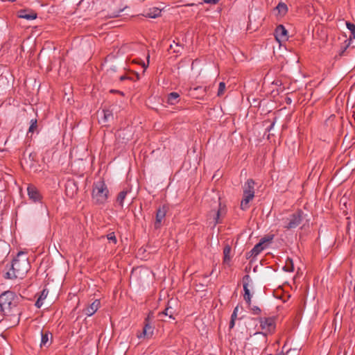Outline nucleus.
Returning <instances> with one entry per match:
<instances>
[{
	"label": "nucleus",
	"instance_id": "obj_1",
	"mask_svg": "<svg viewBox=\"0 0 355 355\" xmlns=\"http://www.w3.org/2000/svg\"><path fill=\"white\" fill-rule=\"evenodd\" d=\"M24 297L11 291H6L0 295V311L3 315H18L17 323L19 322L21 312L15 313V309L23 300Z\"/></svg>",
	"mask_w": 355,
	"mask_h": 355
},
{
	"label": "nucleus",
	"instance_id": "obj_2",
	"mask_svg": "<svg viewBox=\"0 0 355 355\" xmlns=\"http://www.w3.org/2000/svg\"><path fill=\"white\" fill-rule=\"evenodd\" d=\"M30 263L24 252H18L17 257L12 260L8 271L5 274L6 279H12L23 278L30 269Z\"/></svg>",
	"mask_w": 355,
	"mask_h": 355
},
{
	"label": "nucleus",
	"instance_id": "obj_3",
	"mask_svg": "<svg viewBox=\"0 0 355 355\" xmlns=\"http://www.w3.org/2000/svg\"><path fill=\"white\" fill-rule=\"evenodd\" d=\"M108 189L103 180H99L94 183L92 189V199L96 204H104L108 197Z\"/></svg>",
	"mask_w": 355,
	"mask_h": 355
},
{
	"label": "nucleus",
	"instance_id": "obj_4",
	"mask_svg": "<svg viewBox=\"0 0 355 355\" xmlns=\"http://www.w3.org/2000/svg\"><path fill=\"white\" fill-rule=\"evenodd\" d=\"M306 215L301 209L289 214L282 219V227L286 230H292L298 227Z\"/></svg>",
	"mask_w": 355,
	"mask_h": 355
},
{
	"label": "nucleus",
	"instance_id": "obj_5",
	"mask_svg": "<svg viewBox=\"0 0 355 355\" xmlns=\"http://www.w3.org/2000/svg\"><path fill=\"white\" fill-rule=\"evenodd\" d=\"M254 184L255 182L252 179H248L243 186V197L241 202V209L246 210L249 207V202L254 197Z\"/></svg>",
	"mask_w": 355,
	"mask_h": 355
},
{
	"label": "nucleus",
	"instance_id": "obj_6",
	"mask_svg": "<svg viewBox=\"0 0 355 355\" xmlns=\"http://www.w3.org/2000/svg\"><path fill=\"white\" fill-rule=\"evenodd\" d=\"M154 327L150 324L149 316L145 319V325L144 327L142 332L137 335V337L140 339L142 338L149 339L153 335Z\"/></svg>",
	"mask_w": 355,
	"mask_h": 355
},
{
	"label": "nucleus",
	"instance_id": "obj_7",
	"mask_svg": "<svg viewBox=\"0 0 355 355\" xmlns=\"http://www.w3.org/2000/svg\"><path fill=\"white\" fill-rule=\"evenodd\" d=\"M346 25H347V28L350 31V36H349V40H347L345 41V45L343 46V48H342L339 55L340 56H343L345 55V51L347 50V49L350 46L351 44V42L352 41V38L355 39V24H352V23H350V22H347L346 23Z\"/></svg>",
	"mask_w": 355,
	"mask_h": 355
},
{
	"label": "nucleus",
	"instance_id": "obj_8",
	"mask_svg": "<svg viewBox=\"0 0 355 355\" xmlns=\"http://www.w3.org/2000/svg\"><path fill=\"white\" fill-rule=\"evenodd\" d=\"M275 36L277 41L279 43L286 41L288 38V31L283 25H278L275 28Z\"/></svg>",
	"mask_w": 355,
	"mask_h": 355
},
{
	"label": "nucleus",
	"instance_id": "obj_9",
	"mask_svg": "<svg viewBox=\"0 0 355 355\" xmlns=\"http://www.w3.org/2000/svg\"><path fill=\"white\" fill-rule=\"evenodd\" d=\"M273 236L266 239V237L262 238L260 241L257 243L254 248L250 251V256L256 257L258 255L261 251L265 248L263 244L267 241H270L272 239Z\"/></svg>",
	"mask_w": 355,
	"mask_h": 355
},
{
	"label": "nucleus",
	"instance_id": "obj_10",
	"mask_svg": "<svg viewBox=\"0 0 355 355\" xmlns=\"http://www.w3.org/2000/svg\"><path fill=\"white\" fill-rule=\"evenodd\" d=\"M53 336L51 332L49 331H41V342H40V347L41 348H48L52 343Z\"/></svg>",
	"mask_w": 355,
	"mask_h": 355
},
{
	"label": "nucleus",
	"instance_id": "obj_11",
	"mask_svg": "<svg viewBox=\"0 0 355 355\" xmlns=\"http://www.w3.org/2000/svg\"><path fill=\"white\" fill-rule=\"evenodd\" d=\"M28 196L33 202H39L42 199V196L38 189L33 184H29L27 187Z\"/></svg>",
	"mask_w": 355,
	"mask_h": 355
},
{
	"label": "nucleus",
	"instance_id": "obj_12",
	"mask_svg": "<svg viewBox=\"0 0 355 355\" xmlns=\"http://www.w3.org/2000/svg\"><path fill=\"white\" fill-rule=\"evenodd\" d=\"M17 16L19 18H23L27 20H33L37 17V14L33 10L22 9L17 12Z\"/></svg>",
	"mask_w": 355,
	"mask_h": 355
},
{
	"label": "nucleus",
	"instance_id": "obj_13",
	"mask_svg": "<svg viewBox=\"0 0 355 355\" xmlns=\"http://www.w3.org/2000/svg\"><path fill=\"white\" fill-rule=\"evenodd\" d=\"M166 208L164 206L159 207L157 210L156 220L155 223V228L158 229L160 227L161 222L166 216Z\"/></svg>",
	"mask_w": 355,
	"mask_h": 355
},
{
	"label": "nucleus",
	"instance_id": "obj_14",
	"mask_svg": "<svg viewBox=\"0 0 355 355\" xmlns=\"http://www.w3.org/2000/svg\"><path fill=\"white\" fill-rule=\"evenodd\" d=\"M100 304L99 300H95L90 305L84 309L85 315L87 316L93 315L98 309Z\"/></svg>",
	"mask_w": 355,
	"mask_h": 355
},
{
	"label": "nucleus",
	"instance_id": "obj_15",
	"mask_svg": "<svg viewBox=\"0 0 355 355\" xmlns=\"http://www.w3.org/2000/svg\"><path fill=\"white\" fill-rule=\"evenodd\" d=\"M261 327L263 330H266L270 331L272 329L274 328V321L271 318H260L259 319Z\"/></svg>",
	"mask_w": 355,
	"mask_h": 355
},
{
	"label": "nucleus",
	"instance_id": "obj_16",
	"mask_svg": "<svg viewBox=\"0 0 355 355\" xmlns=\"http://www.w3.org/2000/svg\"><path fill=\"white\" fill-rule=\"evenodd\" d=\"M26 126H28L27 133H34L38 131L37 120L36 119H32L31 120L26 119L24 122Z\"/></svg>",
	"mask_w": 355,
	"mask_h": 355
},
{
	"label": "nucleus",
	"instance_id": "obj_17",
	"mask_svg": "<svg viewBox=\"0 0 355 355\" xmlns=\"http://www.w3.org/2000/svg\"><path fill=\"white\" fill-rule=\"evenodd\" d=\"M161 12L162 11L160 9H159L157 8H153L149 9V10L148 12H146L145 14H144L143 15L146 17L156 18V17L160 16Z\"/></svg>",
	"mask_w": 355,
	"mask_h": 355
},
{
	"label": "nucleus",
	"instance_id": "obj_18",
	"mask_svg": "<svg viewBox=\"0 0 355 355\" xmlns=\"http://www.w3.org/2000/svg\"><path fill=\"white\" fill-rule=\"evenodd\" d=\"M10 86L9 80L6 74L1 73L0 74V92L8 88Z\"/></svg>",
	"mask_w": 355,
	"mask_h": 355
},
{
	"label": "nucleus",
	"instance_id": "obj_19",
	"mask_svg": "<svg viewBox=\"0 0 355 355\" xmlns=\"http://www.w3.org/2000/svg\"><path fill=\"white\" fill-rule=\"evenodd\" d=\"M243 290H244V300L246 303L250 306L251 304V297L252 295L250 292V289L248 288V282L243 283Z\"/></svg>",
	"mask_w": 355,
	"mask_h": 355
},
{
	"label": "nucleus",
	"instance_id": "obj_20",
	"mask_svg": "<svg viewBox=\"0 0 355 355\" xmlns=\"http://www.w3.org/2000/svg\"><path fill=\"white\" fill-rule=\"evenodd\" d=\"M48 295V291L46 289H44L37 300L35 306L37 308H40L43 305V301L46 299V296Z\"/></svg>",
	"mask_w": 355,
	"mask_h": 355
},
{
	"label": "nucleus",
	"instance_id": "obj_21",
	"mask_svg": "<svg viewBox=\"0 0 355 355\" xmlns=\"http://www.w3.org/2000/svg\"><path fill=\"white\" fill-rule=\"evenodd\" d=\"M180 95L177 92H171L168 95V103L171 105H175L179 101Z\"/></svg>",
	"mask_w": 355,
	"mask_h": 355
},
{
	"label": "nucleus",
	"instance_id": "obj_22",
	"mask_svg": "<svg viewBox=\"0 0 355 355\" xmlns=\"http://www.w3.org/2000/svg\"><path fill=\"white\" fill-rule=\"evenodd\" d=\"M139 79V75L138 73H134L133 76H128V75H123L119 77V80L121 81H123L125 80H137Z\"/></svg>",
	"mask_w": 355,
	"mask_h": 355
},
{
	"label": "nucleus",
	"instance_id": "obj_23",
	"mask_svg": "<svg viewBox=\"0 0 355 355\" xmlns=\"http://www.w3.org/2000/svg\"><path fill=\"white\" fill-rule=\"evenodd\" d=\"M128 191H121L116 198V202L119 203V205L122 207L123 206V201L125 198Z\"/></svg>",
	"mask_w": 355,
	"mask_h": 355
},
{
	"label": "nucleus",
	"instance_id": "obj_24",
	"mask_svg": "<svg viewBox=\"0 0 355 355\" xmlns=\"http://www.w3.org/2000/svg\"><path fill=\"white\" fill-rule=\"evenodd\" d=\"M169 304L170 302H168V306L164 309V311L162 312V314L168 316L170 318L174 319L173 314L175 313V310Z\"/></svg>",
	"mask_w": 355,
	"mask_h": 355
},
{
	"label": "nucleus",
	"instance_id": "obj_25",
	"mask_svg": "<svg viewBox=\"0 0 355 355\" xmlns=\"http://www.w3.org/2000/svg\"><path fill=\"white\" fill-rule=\"evenodd\" d=\"M103 117L104 122L109 121L110 119H113L112 112L108 109L102 110Z\"/></svg>",
	"mask_w": 355,
	"mask_h": 355
},
{
	"label": "nucleus",
	"instance_id": "obj_26",
	"mask_svg": "<svg viewBox=\"0 0 355 355\" xmlns=\"http://www.w3.org/2000/svg\"><path fill=\"white\" fill-rule=\"evenodd\" d=\"M231 248L230 246L227 245L224 248L223 254H224V262L227 263L230 260V254Z\"/></svg>",
	"mask_w": 355,
	"mask_h": 355
},
{
	"label": "nucleus",
	"instance_id": "obj_27",
	"mask_svg": "<svg viewBox=\"0 0 355 355\" xmlns=\"http://www.w3.org/2000/svg\"><path fill=\"white\" fill-rule=\"evenodd\" d=\"M276 9L281 14H285L288 10L287 6L284 3H279L276 7Z\"/></svg>",
	"mask_w": 355,
	"mask_h": 355
},
{
	"label": "nucleus",
	"instance_id": "obj_28",
	"mask_svg": "<svg viewBox=\"0 0 355 355\" xmlns=\"http://www.w3.org/2000/svg\"><path fill=\"white\" fill-rule=\"evenodd\" d=\"M284 269L286 272H293V264L291 259H288L286 261V264L284 267Z\"/></svg>",
	"mask_w": 355,
	"mask_h": 355
},
{
	"label": "nucleus",
	"instance_id": "obj_29",
	"mask_svg": "<svg viewBox=\"0 0 355 355\" xmlns=\"http://www.w3.org/2000/svg\"><path fill=\"white\" fill-rule=\"evenodd\" d=\"M263 123H264V125L266 126V131L270 132L272 129L273 126L275 125V120L273 121H265Z\"/></svg>",
	"mask_w": 355,
	"mask_h": 355
},
{
	"label": "nucleus",
	"instance_id": "obj_30",
	"mask_svg": "<svg viewBox=\"0 0 355 355\" xmlns=\"http://www.w3.org/2000/svg\"><path fill=\"white\" fill-rule=\"evenodd\" d=\"M108 241L112 242L114 244H116L117 243V239L115 236L114 232H110L106 236Z\"/></svg>",
	"mask_w": 355,
	"mask_h": 355
},
{
	"label": "nucleus",
	"instance_id": "obj_31",
	"mask_svg": "<svg viewBox=\"0 0 355 355\" xmlns=\"http://www.w3.org/2000/svg\"><path fill=\"white\" fill-rule=\"evenodd\" d=\"M225 89V83L223 82H220L218 85V96H222Z\"/></svg>",
	"mask_w": 355,
	"mask_h": 355
},
{
	"label": "nucleus",
	"instance_id": "obj_32",
	"mask_svg": "<svg viewBox=\"0 0 355 355\" xmlns=\"http://www.w3.org/2000/svg\"><path fill=\"white\" fill-rule=\"evenodd\" d=\"M220 210L218 209L214 213V225L219 223Z\"/></svg>",
	"mask_w": 355,
	"mask_h": 355
},
{
	"label": "nucleus",
	"instance_id": "obj_33",
	"mask_svg": "<svg viewBox=\"0 0 355 355\" xmlns=\"http://www.w3.org/2000/svg\"><path fill=\"white\" fill-rule=\"evenodd\" d=\"M252 313L254 315H259L261 313V309L259 307H258L257 306H254L253 307H252Z\"/></svg>",
	"mask_w": 355,
	"mask_h": 355
},
{
	"label": "nucleus",
	"instance_id": "obj_34",
	"mask_svg": "<svg viewBox=\"0 0 355 355\" xmlns=\"http://www.w3.org/2000/svg\"><path fill=\"white\" fill-rule=\"evenodd\" d=\"M220 0H202L203 3L216 5L219 2Z\"/></svg>",
	"mask_w": 355,
	"mask_h": 355
},
{
	"label": "nucleus",
	"instance_id": "obj_35",
	"mask_svg": "<svg viewBox=\"0 0 355 355\" xmlns=\"http://www.w3.org/2000/svg\"><path fill=\"white\" fill-rule=\"evenodd\" d=\"M238 310H239L238 306L234 308V309L233 311V313H232V314L231 315V319H233V320H236V319Z\"/></svg>",
	"mask_w": 355,
	"mask_h": 355
},
{
	"label": "nucleus",
	"instance_id": "obj_36",
	"mask_svg": "<svg viewBox=\"0 0 355 355\" xmlns=\"http://www.w3.org/2000/svg\"><path fill=\"white\" fill-rule=\"evenodd\" d=\"M181 49H182L181 45H180L179 43H175V48L173 49V52L179 53Z\"/></svg>",
	"mask_w": 355,
	"mask_h": 355
},
{
	"label": "nucleus",
	"instance_id": "obj_37",
	"mask_svg": "<svg viewBox=\"0 0 355 355\" xmlns=\"http://www.w3.org/2000/svg\"><path fill=\"white\" fill-rule=\"evenodd\" d=\"M243 283L244 282H249V281L250 280V277L249 275H245L243 278Z\"/></svg>",
	"mask_w": 355,
	"mask_h": 355
},
{
	"label": "nucleus",
	"instance_id": "obj_38",
	"mask_svg": "<svg viewBox=\"0 0 355 355\" xmlns=\"http://www.w3.org/2000/svg\"><path fill=\"white\" fill-rule=\"evenodd\" d=\"M235 325V320H233V319H231L230 322V329H232Z\"/></svg>",
	"mask_w": 355,
	"mask_h": 355
},
{
	"label": "nucleus",
	"instance_id": "obj_39",
	"mask_svg": "<svg viewBox=\"0 0 355 355\" xmlns=\"http://www.w3.org/2000/svg\"><path fill=\"white\" fill-rule=\"evenodd\" d=\"M352 136H353V135L346 134L345 136V138H344V141H346L347 138H348V140L352 139Z\"/></svg>",
	"mask_w": 355,
	"mask_h": 355
},
{
	"label": "nucleus",
	"instance_id": "obj_40",
	"mask_svg": "<svg viewBox=\"0 0 355 355\" xmlns=\"http://www.w3.org/2000/svg\"><path fill=\"white\" fill-rule=\"evenodd\" d=\"M149 55H148L147 57V59H148V62H147V64H146L144 62H143V67H144V69H146L148 66V63H149Z\"/></svg>",
	"mask_w": 355,
	"mask_h": 355
},
{
	"label": "nucleus",
	"instance_id": "obj_41",
	"mask_svg": "<svg viewBox=\"0 0 355 355\" xmlns=\"http://www.w3.org/2000/svg\"><path fill=\"white\" fill-rule=\"evenodd\" d=\"M110 92L113 94H117V92H119V90L111 89Z\"/></svg>",
	"mask_w": 355,
	"mask_h": 355
},
{
	"label": "nucleus",
	"instance_id": "obj_42",
	"mask_svg": "<svg viewBox=\"0 0 355 355\" xmlns=\"http://www.w3.org/2000/svg\"><path fill=\"white\" fill-rule=\"evenodd\" d=\"M352 116L354 118V123H355V111L353 112Z\"/></svg>",
	"mask_w": 355,
	"mask_h": 355
},
{
	"label": "nucleus",
	"instance_id": "obj_43",
	"mask_svg": "<svg viewBox=\"0 0 355 355\" xmlns=\"http://www.w3.org/2000/svg\"><path fill=\"white\" fill-rule=\"evenodd\" d=\"M117 94H121V95H122V96L123 95V92H121V91H119V92H117Z\"/></svg>",
	"mask_w": 355,
	"mask_h": 355
},
{
	"label": "nucleus",
	"instance_id": "obj_44",
	"mask_svg": "<svg viewBox=\"0 0 355 355\" xmlns=\"http://www.w3.org/2000/svg\"><path fill=\"white\" fill-rule=\"evenodd\" d=\"M169 49H173V44H171V45H170Z\"/></svg>",
	"mask_w": 355,
	"mask_h": 355
},
{
	"label": "nucleus",
	"instance_id": "obj_45",
	"mask_svg": "<svg viewBox=\"0 0 355 355\" xmlns=\"http://www.w3.org/2000/svg\"><path fill=\"white\" fill-rule=\"evenodd\" d=\"M270 135H267V139H268V140H269V139H270Z\"/></svg>",
	"mask_w": 355,
	"mask_h": 355
},
{
	"label": "nucleus",
	"instance_id": "obj_46",
	"mask_svg": "<svg viewBox=\"0 0 355 355\" xmlns=\"http://www.w3.org/2000/svg\"><path fill=\"white\" fill-rule=\"evenodd\" d=\"M291 98H288V102H291Z\"/></svg>",
	"mask_w": 355,
	"mask_h": 355
},
{
	"label": "nucleus",
	"instance_id": "obj_47",
	"mask_svg": "<svg viewBox=\"0 0 355 355\" xmlns=\"http://www.w3.org/2000/svg\"><path fill=\"white\" fill-rule=\"evenodd\" d=\"M173 43L175 44V41H173ZM173 48H175V46H173Z\"/></svg>",
	"mask_w": 355,
	"mask_h": 355
}]
</instances>
